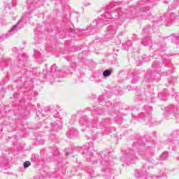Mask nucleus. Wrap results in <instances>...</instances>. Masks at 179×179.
Here are the masks:
<instances>
[{"label": "nucleus", "instance_id": "f257e3e1", "mask_svg": "<svg viewBox=\"0 0 179 179\" xmlns=\"http://www.w3.org/2000/svg\"><path fill=\"white\" fill-rule=\"evenodd\" d=\"M110 75H111V71H110V70H106L103 73V76H105V78L110 76Z\"/></svg>", "mask_w": 179, "mask_h": 179}, {"label": "nucleus", "instance_id": "f03ea898", "mask_svg": "<svg viewBox=\"0 0 179 179\" xmlns=\"http://www.w3.org/2000/svg\"><path fill=\"white\" fill-rule=\"evenodd\" d=\"M29 166H31V163H30V162L26 161L25 162H24V169H27V167H29Z\"/></svg>", "mask_w": 179, "mask_h": 179}]
</instances>
